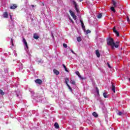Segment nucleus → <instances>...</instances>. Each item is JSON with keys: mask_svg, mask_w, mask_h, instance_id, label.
<instances>
[{"mask_svg": "<svg viewBox=\"0 0 130 130\" xmlns=\"http://www.w3.org/2000/svg\"><path fill=\"white\" fill-rule=\"evenodd\" d=\"M107 44L108 45L111 46V47L112 49H114V47L116 48H117L118 47V42H117L114 43V41H113V39L112 38H110L107 40Z\"/></svg>", "mask_w": 130, "mask_h": 130, "instance_id": "nucleus-1", "label": "nucleus"}, {"mask_svg": "<svg viewBox=\"0 0 130 130\" xmlns=\"http://www.w3.org/2000/svg\"><path fill=\"white\" fill-rule=\"evenodd\" d=\"M23 43H24V45L25 46V49L26 50V51H27V50H28V44L27 43V41H26V39H25V38L23 39V41H22Z\"/></svg>", "mask_w": 130, "mask_h": 130, "instance_id": "nucleus-2", "label": "nucleus"}, {"mask_svg": "<svg viewBox=\"0 0 130 130\" xmlns=\"http://www.w3.org/2000/svg\"><path fill=\"white\" fill-rule=\"evenodd\" d=\"M73 4L75 6L76 12H77V13H79V9H78V4H77V3L75 1H73Z\"/></svg>", "mask_w": 130, "mask_h": 130, "instance_id": "nucleus-3", "label": "nucleus"}, {"mask_svg": "<svg viewBox=\"0 0 130 130\" xmlns=\"http://www.w3.org/2000/svg\"><path fill=\"white\" fill-rule=\"evenodd\" d=\"M70 14L73 17V19L76 20L77 19V16L75 15V13H74L72 10L69 11Z\"/></svg>", "mask_w": 130, "mask_h": 130, "instance_id": "nucleus-4", "label": "nucleus"}, {"mask_svg": "<svg viewBox=\"0 0 130 130\" xmlns=\"http://www.w3.org/2000/svg\"><path fill=\"white\" fill-rule=\"evenodd\" d=\"M10 9L11 10H15V9H17V5L12 4L10 6Z\"/></svg>", "mask_w": 130, "mask_h": 130, "instance_id": "nucleus-5", "label": "nucleus"}, {"mask_svg": "<svg viewBox=\"0 0 130 130\" xmlns=\"http://www.w3.org/2000/svg\"><path fill=\"white\" fill-rule=\"evenodd\" d=\"M113 31L114 33L116 34L118 37V36H119V33L118 32V31H117V30H116V29H115V27H114V28L113 29Z\"/></svg>", "mask_w": 130, "mask_h": 130, "instance_id": "nucleus-6", "label": "nucleus"}, {"mask_svg": "<svg viewBox=\"0 0 130 130\" xmlns=\"http://www.w3.org/2000/svg\"><path fill=\"white\" fill-rule=\"evenodd\" d=\"M36 84H42V80L38 79L35 80Z\"/></svg>", "mask_w": 130, "mask_h": 130, "instance_id": "nucleus-7", "label": "nucleus"}, {"mask_svg": "<svg viewBox=\"0 0 130 130\" xmlns=\"http://www.w3.org/2000/svg\"><path fill=\"white\" fill-rule=\"evenodd\" d=\"M95 54L97 57H100V53H99V51L98 50L95 51Z\"/></svg>", "mask_w": 130, "mask_h": 130, "instance_id": "nucleus-8", "label": "nucleus"}, {"mask_svg": "<svg viewBox=\"0 0 130 130\" xmlns=\"http://www.w3.org/2000/svg\"><path fill=\"white\" fill-rule=\"evenodd\" d=\"M53 73H54V74H55L57 76L58 75H59V72H58V71H57V70H55V69H54V70H53Z\"/></svg>", "mask_w": 130, "mask_h": 130, "instance_id": "nucleus-9", "label": "nucleus"}, {"mask_svg": "<svg viewBox=\"0 0 130 130\" xmlns=\"http://www.w3.org/2000/svg\"><path fill=\"white\" fill-rule=\"evenodd\" d=\"M54 126L55 127V128H59V125H58V123L57 122L55 123Z\"/></svg>", "mask_w": 130, "mask_h": 130, "instance_id": "nucleus-10", "label": "nucleus"}, {"mask_svg": "<svg viewBox=\"0 0 130 130\" xmlns=\"http://www.w3.org/2000/svg\"><path fill=\"white\" fill-rule=\"evenodd\" d=\"M112 4H113V7L114 8H116V6H117L116 2H115V1H112Z\"/></svg>", "mask_w": 130, "mask_h": 130, "instance_id": "nucleus-11", "label": "nucleus"}, {"mask_svg": "<svg viewBox=\"0 0 130 130\" xmlns=\"http://www.w3.org/2000/svg\"><path fill=\"white\" fill-rule=\"evenodd\" d=\"M65 82H66V85H69V83H69V82H70V79H69V78H66Z\"/></svg>", "mask_w": 130, "mask_h": 130, "instance_id": "nucleus-12", "label": "nucleus"}, {"mask_svg": "<svg viewBox=\"0 0 130 130\" xmlns=\"http://www.w3.org/2000/svg\"><path fill=\"white\" fill-rule=\"evenodd\" d=\"M112 91L115 93V86L113 85H112Z\"/></svg>", "mask_w": 130, "mask_h": 130, "instance_id": "nucleus-13", "label": "nucleus"}, {"mask_svg": "<svg viewBox=\"0 0 130 130\" xmlns=\"http://www.w3.org/2000/svg\"><path fill=\"white\" fill-rule=\"evenodd\" d=\"M117 114L118 115H119V116H121V115H122V114H123V113L122 112H121V111H118V113H117Z\"/></svg>", "mask_w": 130, "mask_h": 130, "instance_id": "nucleus-14", "label": "nucleus"}, {"mask_svg": "<svg viewBox=\"0 0 130 130\" xmlns=\"http://www.w3.org/2000/svg\"><path fill=\"white\" fill-rule=\"evenodd\" d=\"M92 115L94 116V117H98V114L95 112L92 113Z\"/></svg>", "mask_w": 130, "mask_h": 130, "instance_id": "nucleus-15", "label": "nucleus"}, {"mask_svg": "<svg viewBox=\"0 0 130 130\" xmlns=\"http://www.w3.org/2000/svg\"><path fill=\"white\" fill-rule=\"evenodd\" d=\"M114 7H112L110 8V10L113 12V13H115V9H114Z\"/></svg>", "mask_w": 130, "mask_h": 130, "instance_id": "nucleus-16", "label": "nucleus"}, {"mask_svg": "<svg viewBox=\"0 0 130 130\" xmlns=\"http://www.w3.org/2000/svg\"><path fill=\"white\" fill-rule=\"evenodd\" d=\"M3 16H4V17L5 18H8V13L5 12L4 14V15H3Z\"/></svg>", "mask_w": 130, "mask_h": 130, "instance_id": "nucleus-17", "label": "nucleus"}, {"mask_svg": "<svg viewBox=\"0 0 130 130\" xmlns=\"http://www.w3.org/2000/svg\"><path fill=\"white\" fill-rule=\"evenodd\" d=\"M80 22L81 23V25H82L83 29H85V25H84V22H83V21H82V20H80Z\"/></svg>", "mask_w": 130, "mask_h": 130, "instance_id": "nucleus-18", "label": "nucleus"}, {"mask_svg": "<svg viewBox=\"0 0 130 130\" xmlns=\"http://www.w3.org/2000/svg\"><path fill=\"white\" fill-rule=\"evenodd\" d=\"M34 38H35V39H38V38H39V37H38V36H37V35L34 34Z\"/></svg>", "mask_w": 130, "mask_h": 130, "instance_id": "nucleus-19", "label": "nucleus"}, {"mask_svg": "<svg viewBox=\"0 0 130 130\" xmlns=\"http://www.w3.org/2000/svg\"><path fill=\"white\" fill-rule=\"evenodd\" d=\"M0 94L1 95H2V96H4V95H5V92H4V91H3V90L0 89Z\"/></svg>", "mask_w": 130, "mask_h": 130, "instance_id": "nucleus-20", "label": "nucleus"}, {"mask_svg": "<svg viewBox=\"0 0 130 130\" xmlns=\"http://www.w3.org/2000/svg\"><path fill=\"white\" fill-rule=\"evenodd\" d=\"M70 83H71V84H72V85H75L76 84V82H75V81L72 80H71L70 81Z\"/></svg>", "mask_w": 130, "mask_h": 130, "instance_id": "nucleus-21", "label": "nucleus"}, {"mask_svg": "<svg viewBox=\"0 0 130 130\" xmlns=\"http://www.w3.org/2000/svg\"><path fill=\"white\" fill-rule=\"evenodd\" d=\"M67 86L69 89V90H70L71 92H73V89H72V88L71 87V86H70V85L67 84Z\"/></svg>", "mask_w": 130, "mask_h": 130, "instance_id": "nucleus-22", "label": "nucleus"}, {"mask_svg": "<svg viewBox=\"0 0 130 130\" xmlns=\"http://www.w3.org/2000/svg\"><path fill=\"white\" fill-rule=\"evenodd\" d=\"M102 17V14L101 13H100L99 15H98V19H101Z\"/></svg>", "mask_w": 130, "mask_h": 130, "instance_id": "nucleus-23", "label": "nucleus"}, {"mask_svg": "<svg viewBox=\"0 0 130 130\" xmlns=\"http://www.w3.org/2000/svg\"><path fill=\"white\" fill-rule=\"evenodd\" d=\"M19 70H23V64L20 63L19 64Z\"/></svg>", "mask_w": 130, "mask_h": 130, "instance_id": "nucleus-24", "label": "nucleus"}, {"mask_svg": "<svg viewBox=\"0 0 130 130\" xmlns=\"http://www.w3.org/2000/svg\"><path fill=\"white\" fill-rule=\"evenodd\" d=\"M103 96H104V98H107V97H108V95H107V93H103Z\"/></svg>", "mask_w": 130, "mask_h": 130, "instance_id": "nucleus-25", "label": "nucleus"}, {"mask_svg": "<svg viewBox=\"0 0 130 130\" xmlns=\"http://www.w3.org/2000/svg\"><path fill=\"white\" fill-rule=\"evenodd\" d=\"M77 41L78 42H80V41H82V39L81 38V37H79L77 38Z\"/></svg>", "mask_w": 130, "mask_h": 130, "instance_id": "nucleus-26", "label": "nucleus"}, {"mask_svg": "<svg viewBox=\"0 0 130 130\" xmlns=\"http://www.w3.org/2000/svg\"><path fill=\"white\" fill-rule=\"evenodd\" d=\"M13 28H14V25H13L12 26L10 25L9 30H11V31H12Z\"/></svg>", "mask_w": 130, "mask_h": 130, "instance_id": "nucleus-27", "label": "nucleus"}, {"mask_svg": "<svg viewBox=\"0 0 130 130\" xmlns=\"http://www.w3.org/2000/svg\"><path fill=\"white\" fill-rule=\"evenodd\" d=\"M36 61H37V62H42V60H41V59H37V60H36Z\"/></svg>", "mask_w": 130, "mask_h": 130, "instance_id": "nucleus-28", "label": "nucleus"}, {"mask_svg": "<svg viewBox=\"0 0 130 130\" xmlns=\"http://www.w3.org/2000/svg\"><path fill=\"white\" fill-rule=\"evenodd\" d=\"M96 90V93L98 95H99V89H98V88L96 87L95 88Z\"/></svg>", "mask_w": 130, "mask_h": 130, "instance_id": "nucleus-29", "label": "nucleus"}, {"mask_svg": "<svg viewBox=\"0 0 130 130\" xmlns=\"http://www.w3.org/2000/svg\"><path fill=\"white\" fill-rule=\"evenodd\" d=\"M63 47H64L65 48H67V47H68V45H67V44H63Z\"/></svg>", "mask_w": 130, "mask_h": 130, "instance_id": "nucleus-30", "label": "nucleus"}, {"mask_svg": "<svg viewBox=\"0 0 130 130\" xmlns=\"http://www.w3.org/2000/svg\"><path fill=\"white\" fill-rule=\"evenodd\" d=\"M11 43L12 46H14V42H13V39H11Z\"/></svg>", "mask_w": 130, "mask_h": 130, "instance_id": "nucleus-31", "label": "nucleus"}, {"mask_svg": "<svg viewBox=\"0 0 130 130\" xmlns=\"http://www.w3.org/2000/svg\"><path fill=\"white\" fill-rule=\"evenodd\" d=\"M126 19H127V22L129 23L130 20H129V18L128 17V16L127 17Z\"/></svg>", "mask_w": 130, "mask_h": 130, "instance_id": "nucleus-32", "label": "nucleus"}, {"mask_svg": "<svg viewBox=\"0 0 130 130\" xmlns=\"http://www.w3.org/2000/svg\"><path fill=\"white\" fill-rule=\"evenodd\" d=\"M86 33L87 34H89V33H91V30L88 29L86 30Z\"/></svg>", "mask_w": 130, "mask_h": 130, "instance_id": "nucleus-33", "label": "nucleus"}, {"mask_svg": "<svg viewBox=\"0 0 130 130\" xmlns=\"http://www.w3.org/2000/svg\"><path fill=\"white\" fill-rule=\"evenodd\" d=\"M76 75H77V76H79L80 72H79L78 71H77V72H76Z\"/></svg>", "mask_w": 130, "mask_h": 130, "instance_id": "nucleus-34", "label": "nucleus"}, {"mask_svg": "<svg viewBox=\"0 0 130 130\" xmlns=\"http://www.w3.org/2000/svg\"><path fill=\"white\" fill-rule=\"evenodd\" d=\"M71 52H72V53H73V54H76V53H75V52H74L73 50H71Z\"/></svg>", "mask_w": 130, "mask_h": 130, "instance_id": "nucleus-35", "label": "nucleus"}, {"mask_svg": "<svg viewBox=\"0 0 130 130\" xmlns=\"http://www.w3.org/2000/svg\"><path fill=\"white\" fill-rule=\"evenodd\" d=\"M62 66H63V68H64V69H66L67 68L66 67V65H64V64H63Z\"/></svg>", "mask_w": 130, "mask_h": 130, "instance_id": "nucleus-36", "label": "nucleus"}, {"mask_svg": "<svg viewBox=\"0 0 130 130\" xmlns=\"http://www.w3.org/2000/svg\"><path fill=\"white\" fill-rule=\"evenodd\" d=\"M21 95L20 94H17V97H20Z\"/></svg>", "mask_w": 130, "mask_h": 130, "instance_id": "nucleus-37", "label": "nucleus"}, {"mask_svg": "<svg viewBox=\"0 0 130 130\" xmlns=\"http://www.w3.org/2000/svg\"><path fill=\"white\" fill-rule=\"evenodd\" d=\"M10 19L11 20V21H13V18L12 17V15H10Z\"/></svg>", "mask_w": 130, "mask_h": 130, "instance_id": "nucleus-38", "label": "nucleus"}, {"mask_svg": "<svg viewBox=\"0 0 130 130\" xmlns=\"http://www.w3.org/2000/svg\"><path fill=\"white\" fill-rule=\"evenodd\" d=\"M64 70L66 71V72H69V71L68 70V69L66 68H64Z\"/></svg>", "mask_w": 130, "mask_h": 130, "instance_id": "nucleus-39", "label": "nucleus"}, {"mask_svg": "<svg viewBox=\"0 0 130 130\" xmlns=\"http://www.w3.org/2000/svg\"><path fill=\"white\" fill-rule=\"evenodd\" d=\"M70 20L71 21V22H72V23H74V21H73L72 19H71V18H70Z\"/></svg>", "mask_w": 130, "mask_h": 130, "instance_id": "nucleus-40", "label": "nucleus"}, {"mask_svg": "<svg viewBox=\"0 0 130 130\" xmlns=\"http://www.w3.org/2000/svg\"><path fill=\"white\" fill-rule=\"evenodd\" d=\"M79 78H80V79L82 78V77L81 76V75L79 74V75H78Z\"/></svg>", "mask_w": 130, "mask_h": 130, "instance_id": "nucleus-41", "label": "nucleus"}, {"mask_svg": "<svg viewBox=\"0 0 130 130\" xmlns=\"http://www.w3.org/2000/svg\"><path fill=\"white\" fill-rule=\"evenodd\" d=\"M52 38H54V37L53 36V35H52Z\"/></svg>", "mask_w": 130, "mask_h": 130, "instance_id": "nucleus-42", "label": "nucleus"}, {"mask_svg": "<svg viewBox=\"0 0 130 130\" xmlns=\"http://www.w3.org/2000/svg\"><path fill=\"white\" fill-rule=\"evenodd\" d=\"M108 67L110 68V65H109V64H108Z\"/></svg>", "mask_w": 130, "mask_h": 130, "instance_id": "nucleus-43", "label": "nucleus"}, {"mask_svg": "<svg viewBox=\"0 0 130 130\" xmlns=\"http://www.w3.org/2000/svg\"><path fill=\"white\" fill-rule=\"evenodd\" d=\"M79 2H83V0H79Z\"/></svg>", "mask_w": 130, "mask_h": 130, "instance_id": "nucleus-44", "label": "nucleus"}, {"mask_svg": "<svg viewBox=\"0 0 130 130\" xmlns=\"http://www.w3.org/2000/svg\"><path fill=\"white\" fill-rule=\"evenodd\" d=\"M31 94H34V92L32 91L31 92Z\"/></svg>", "mask_w": 130, "mask_h": 130, "instance_id": "nucleus-45", "label": "nucleus"}, {"mask_svg": "<svg viewBox=\"0 0 130 130\" xmlns=\"http://www.w3.org/2000/svg\"><path fill=\"white\" fill-rule=\"evenodd\" d=\"M32 8H34V5H31Z\"/></svg>", "mask_w": 130, "mask_h": 130, "instance_id": "nucleus-46", "label": "nucleus"}, {"mask_svg": "<svg viewBox=\"0 0 130 130\" xmlns=\"http://www.w3.org/2000/svg\"><path fill=\"white\" fill-rule=\"evenodd\" d=\"M11 23H13V21H12Z\"/></svg>", "mask_w": 130, "mask_h": 130, "instance_id": "nucleus-47", "label": "nucleus"}]
</instances>
